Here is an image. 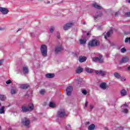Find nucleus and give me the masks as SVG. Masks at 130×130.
I'll return each mask as SVG.
<instances>
[{"label": "nucleus", "mask_w": 130, "mask_h": 130, "mask_svg": "<svg viewBox=\"0 0 130 130\" xmlns=\"http://www.w3.org/2000/svg\"><path fill=\"white\" fill-rule=\"evenodd\" d=\"M0 12L3 15H8L9 10L6 8L0 7Z\"/></svg>", "instance_id": "7"}, {"label": "nucleus", "mask_w": 130, "mask_h": 130, "mask_svg": "<svg viewBox=\"0 0 130 130\" xmlns=\"http://www.w3.org/2000/svg\"><path fill=\"white\" fill-rule=\"evenodd\" d=\"M21 30V28H19L17 31V32H19V31Z\"/></svg>", "instance_id": "51"}, {"label": "nucleus", "mask_w": 130, "mask_h": 130, "mask_svg": "<svg viewBox=\"0 0 130 130\" xmlns=\"http://www.w3.org/2000/svg\"><path fill=\"white\" fill-rule=\"evenodd\" d=\"M34 109V105L33 104H29L27 107L22 106V112H28V111H32Z\"/></svg>", "instance_id": "1"}, {"label": "nucleus", "mask_w": 130, "mask_h": 130, "mask_svg": "<svg viewBox=\"0 0 130 130\" xmlns=\"http://www.w3.org/2000/svg\"><path fill=\"white\" fill-rule=\"evenodd\" d=\"M73 26V24L72 23H68L65 24L63 26V29L65 30H69L71 27Z\"/></svg>", "instance_id": "13"}, {"label": "nucleus", "mask_w": 130, "mask_h": 130, "mask_svg": "<svg viewBox=\"0 0 130 130\" xmlns=\"http://www.w3.org/2000/svg\"><path fill=\"white\" fill-rule=\"evenodd\" d=\"M76 83L78 84V87H82V85L81 84H82V82H83V79L81 78V77H78L77 79H76Z\"/></svg>", "instance_id": "12"}, {"label": "nucleus", "mask_w": 130, "mask_h": 130, "mask_svg": "<svg viewBox=\"0 0 130 130\" xmlns=\"http://www.w3.org/2000/svg\"><path fill=\"white\" fill-rule=\"evenodd\" d=\"M2 105V103H0V106Z\"/></svg>", "instance_id": "56"}, {"label": "nucleus", "mask_w": 130, "mask_h": 130, "mask_svg": "<svg viewBox=\"0 0 130 130\" xmlns=\"http://www.w3.org/2000/svg\"><path fill=\"white\" fill-rule=\"evenodd\" d=\"M114 76L116 78V79H120V78H121L120 74L117 72L115 73Z\"/></svg>", "instance_id": "24"}, {"label": "nucleus", "mask_w": 130, "mask_h": 130, "mask_svg": "<svg viewBox=\"0 0 130 130\" xmlns=\"http://www.w3.org/2000/svg\"><path fill=\"white\" fill-rule=\"evenodd\" d=\"M5 106H2L0 108V114H5V112H6L5 111Z\"/></svg>", "instance_id": "22"}, {"label": "nucleus", "mask_w": 130, "mask_h": 130, "mask_svg": "<svg viewBox=\"0 0 130 130\" xmlns=\"http://www.w3.org/2000/svg\"><path fill=\"white\" fill-rule=\"evenodd\" d=\"M49 107H51V108H53L55 107V104L52 102H50L49 104Z\"/></svg>", "instance_id": "30"}, {"label": "nucleus", "mask_w": 130, "mask_h": 130, "mask_svg": "<svg viewBox=\"0 0 130 130\" xmlns=\"http://www.w3.org/2000/svg\"><path fill=\"white\" fill-rule=\"evenodd\" d=\"M118 12H116L115 13V17H116V16H118Z\"/></svg>", "instance_id": "47"}, {"label": "nucleus", "mask_w": 130, "mask_h": 130, "mask_svg": "<svg viewBox=\"0 0 130 130\" xmlns=\"http://www.w3.org/2000/svg\"><path fill=\"white\" fill-rule=\"evenodd\" d=\"M124 107H127V104H125L122 105V106H121L122 109L124 108Z\"/></svg>", "instance_id": "42"}, {"label": "nucleus", "mask_w": 130, "mask_h": 130, "mask_svg": "<svg viewBox=\"0 0 130 130\" xmlns=\"http://www.w3.org/2000/svg\"><path fill=\"white\" fill-rule=\"evenodd\" d=\"M46 77L48 79H52V78H54L55 75L54 74L49 73V74H47L46 75Z\"/></svg>", "instance_id": "16"}, {"label": "nucleus", "mask_w": 130, "mask_h": 130, "mask_svg": "<svg viewBox=\"0 0 130 130\" xmlns=\"http://www.w3.org/2000/svg\"><path fill=\"white\" fill-rule=\"evenodd\" d=\"M8 130H12V128H9L8 129Z\"/></svg>", "instance_id": "53"}, {"label": "nucleus", "mask_w": 130, "mask_h": 130, "mask_svg": "<svg viewBox=\"0 0 130 130\" xmlns=\"http://www.w3.org/2000/svg\"><path fill=\"white\" fill-rule=\"evenodd\" d=\"M85 71L87 73H88V74H92V73H93V72H94V70L92 69L86 68L85 69Z\"/></svg>", "instance_id": "21"}, {"label": "nucleus", "mask_w": 130, "mask_h": 130, "mask_svg": "<svg viewBox=\"0 0 130 130\" xmlns=\"http://www.w3.org/2000/svg\"><path fill=\"white\" fill-rule=\"evenodd\" d=\"M95 73L96 75H100L101 76H102L107 75V72L106 71H103L102 70L95 71Z\"/></svg>", "instance_id": "10"}, {"label": "nucleus", "mask_w": 130, "mask_h": 130, "mask_svg": "<svg viewBox=\"0 0 130 130\" xmlns=\"http://www.w3.org/2000/svg\"><path fill=\"white\" fill-rule=\"evenodd\" d=\"M129 60V59L127 57H124L122 58L120 62L125 63L126 62H128Z\"/></svg>", "instance_id": "15"}, {"label": "nucleus", "mask_w": 130, "mask_h": 130, "mask_svg": "<svg viewBox=\"0 0 130 130\" xmlns=\"http://www.w3.org/2000/svg\"><path fill=\"white\" fill-rule=\"evenodd\" d=\"M3 62H4V60H0V66L3 64Z\"/></svg>", "instance_id": "44"}, {"label": "nucleus", "mask_w": 130, "mask_h": 130, "mask_svg": "<svg viewBox=\"0 0 130 130\" xmlns=\"http://www.w3.org/2000/svg\"><path fill=\"white\" fill-rule=\"evenodd\" d=\"M88 106V102H86L85 105V107H87Z\"/></svg>", "instance_id": "46"}, {"label": "nucleus", "mask_w": 130, "mask_h": 130, "mask_svg": "<svg viewBox=\"0 0 130 130\" xmlns=\"http://www.w3.org/2000/svg\"><path fill=\"white\" fill-rule=\"evenodd\" d=\"M103 57L101 55H99V57H94L92 58V61H94L95 62L98 61L100 63H103V59H102Z\"/></svg>", "instance_id": "4"}, {"label": "nucleus", "mask_w": 130, "mask_h": 130, "mask_svg": "<svg viewBox=\"0 0 130 130\" xmlns=\"http://www.w3.org/2000/svg\"><path fill=\"white\" fill-rule=\"evenodd\" d=\"M102 15H103V14L100 11L96 12L95 15L94 16L95 21H96L99 17H101Z\"/></svg>", "instance_id": "14"}, {"label": "nucleus", "mask_w": 130, "mask_h": 130, "mask_svg": "<svg viewBox=\"0 0 130 130\" xmlns=\"http://www.w3.org/2000/svg\"><path fill=\"white\" fill-rule=\"evenodd\" d=\"M100 42L97 40H92L91 41L88 43V47H95L96 46H99Z\"/></svg>", "instance_id": "2"}, {"label": "nucleus", "mask_w": 130, "mask_h": 130, "mask_svg": "<svg viewBox=\"0 0 130 130\" xmlns=\"http://www.w3.org/2000/svg\"><path fill=\"white\" fill-rule=\"evenodd\" d=\"M46 4H50V1H48Z\"/></svg>", "instance_id": "50"}, {"label": "nucleus", "mask_w": 130, "mask_h": 130, "mask_svg": "<svg viewBox=\"0 0 130 130\" xmlns=\"http://www.w3.org/2000/svg\"><path fill=\"white\" fill-rule=\"evenodd\" d=\"M81 91L83 95H87V90L86 89H82Z\"/></svg>", "instance_id": "35"}, {"label": "nucleus", "mask_w": 130, "mask_h": 130, "mask_svg": "<svg viewBox=\"0 0 130 130\" xmlns=\"http://www.w3.org/2000/svg\"><path fill=\"white\" fill-rule=\"evenodd\" d=\"M45 91L44 90V89H42L40 91V94H41V95H44V93H45Z\"/></svg>", "instance_id": "38"}, {"label": "nucleus", "mask_w": 130, "mask_h": 130, "mask_svg": "<svg viewBox=\"0 0 130 130\" xmlns=\"http://www.w3.org/2000/svg\"><path fill=\"white\" fill-rule=\"evenodd\" d=\"M30 34H33V33H31Z\"/></svg>", "instance_id": "60"}, {"label": "nucleus", "mask_w": 130, "mask_h": 130, "mask_svg": "<svg viewBox=\"0 0 130 130\" xmlns=\"http://www.w3.org/2000/svg\"><path fill=\"white\" fill-rule=\"evenodd\" d=\"M17 93V90L15 89H12L11 90V93L12 95H15Z\"/></svg>", "instance_id": "29"}, {"label": "nucleus", "mask_w": 130, "mask_h": 130, "mask_svg": "<svg viewBox=\"0 0 130 130\" xmlns=\"http://www.w3.org/2000/svg\"><path fill=\"white\" fill-rule=\"evenodd\" d=\"M89 108H90V109H93V105H90L89 106Z\"/></svg>", "instance_id": "45"}, {"label": "nucleus", "mask_w": 130, "mask_h": 130, "mask_svg": "<svg viewBox=\"0 0 130 130\" xmlns=\"http://www.w3.org/2000/svg\"><path fill=\"white\" fill-rule=\"evenodd\" d=\"M126 17H130V12H127L125 14Z\"/></svg>", "instance_id": "40"}, {"label": "nucleus", "mask_w": 130, "mask_h": 130, "mask_svg": "<svg viewBox=\"0 0 130 130\" xmlns=\"http://www.w3.org/2000/svg\"><path fill=\"white\" fill-rule=\"evenodd\" d=\"M95 129V124H92L88 126V130H93Z\"/></svg>", "instance_id": "26"}, {"label": "nucleus", "mask_w": 130, "mask_h": 130, "mask_svg": "<svg viewBox=\"0 0 130 130\" xmlns=\"http://www.w3.org/2000/svg\"><path fill=\"white\" fill-rule=\"evenodd\" d=\"M89 34H89V32H87V36H89Z\"/></svg>", "instance_id": "52"}, {"label": "nucleus", "mask_w": 130, "mask_h": 130, "mask_svg": "<svg viewBox=\"0 0 130 130\" xmlns=\"http://www.w3.org/2000/svg\"><path fill=\"white\" fill-rule=\"evenodd\" d=\"M57 38H58V39H60V36L58 32H57Z\"/></svg>", "instance_id": "41"}, {"label": "nucleus", "mask_w": 130, "mask_h": 130, "mask_svg": "<svg viewBox=\"0 0 130 130\" xmlns=\"http://www.w3.org/2000/svg\"><path fill=\"white\" fill-rule=\"evenodd\" d=\"M20 88L21 89H28V88H29V85L28 84H21L20 85Z\"/></svg>", "instance_id": "23"}, {"label": "nucleus", "mask_w": 130, "mask_h": 130, "mask_svg": "<svg viewBox=\"0 0 130 130\" xmlns=\"http://www.w3.org/2000/svg\"><path fill=\"white\" fill-rule=\"evenodd\" d=\"M66 115L64 111H59L57 114V117L58 118L63 117Z\"/></svg>", "instance_id": "11"}, {"label": "nucleus", "mask_w": 130, "mask_h": 130, "mask_svg": "<svg viewBox=\"0 0 130 130\" xmlns=\"http://www.w3.org/2000/svg\"><path fill=\"white\" fill-rule=\"evenodd\" d=\"M100 88H101L102 89H103L104 90H105V89H106V84H105V83H102L100 86Z\"/></svg>", "instance_id": "27"}, {"label": "nucleus", "mask_w": 130, "mask_h": 130, "mask_svg": "<svg viewBox=\"0 0 130 130\" xmlns=\"http://www.w3.org/2000/svg\"><path fill=\"white\" fill-rule=\"evenodd\" d=\"M86 24V22H83V25H85Z\"/></svg>", "instance_id": "54"}, {"label": "nucleus", "mask_w": 130, "mask_h": 130, "mask_svg": "<svg viewBox=\"0 0 130 130\" xmlns=\"http://www.w3.org/2000/svg\"><path fill=\"white\" fill-rule=\"evenodd\" d=\"M92 6L93 7V8L98 9V10H101V9H102V7L100 6L97 3H94L93 4H92Z\"/></svg>", "instance_id": "17"}, {"label": "nucleus", "mask_w": 130, "mask_h": 130, "mask_svg": "<svg viewBox=\"0 0 130 130\" xmlns=\"http://www.w3.org/2000/svg\"><path fill=\"white\" fill-rule=\"evenodd\" d=\"M120 93H121V96H126V94H127V92L125 89H122L121 90Z\"/></svg>", "instance_id": "20"}, {"label": "nucleus", "mask_w": 130, "mask_h": 130, "mask_svg": "<svg viewBox=\"0 0 130 130\" xmlns=\"http://www.w3.org/2000/svg\"><path fill=\"white\" fill-rule=\"evenodd\" d=\"M11 83H12V81L11 80H9L7 81H6V84L7 85H9V84H11Z\"/></svg>", "instance_id": "39"}, {"label": "nucleus", "mask_w": 130, "mask_h": 130, "mask_svg": "<svg viewBox=\"0 0 130 130\" xmlns=\"http://www.w3.org/2000/svg\"><path fill=\"white\" fill-rule=\"evenodd\" d=\"M120 79H121V81H125V78H124V77H121L120 78Z\"/></svg>", "instance_id": "43"}, {"label": "nucleus", "mask_w": 130, "mask_h": 130, "mask_svg": "<svg viewBox=\"0 0 130 130\" xmlns=\"http://www.w3.org/2000/svg\"><path fill=\"white\" fill-rule=\"evenodd\" d=\"M87 124H88V123H89V122H87Z\"/></svg>", "instance_id": "57"}, {"label": "nucleus", "mask_w": 130, "mask_h": 130, "mask_svg": "<svg viewBox=\"0 0 130 130\" xmlns=\"http://www.w3.org/2000/svg\"><path fill=\"white\" fill-rule=\"evenodd\" d=\"M128 42H129V43L130 44V37L129 38H126L125 39V43H127Z\"/></svg>", "instance_id": "34"}, {"label": "nucleus", "mask_w": 130, "mask_h": 130, "mask_svg": "<svg viewBox=\"0 0 130 130\" xmlns=\"http://www.w3.org/2000/svg\"><path fill=\"white\" fill-rule=\"evenodd\" d=\"M54 26H51L50 28V33H53V31H54Z\"/></svg>", "instance_id": "32"}, {"label": "nucleus", "mask_w": 130, "mask_h": 130, "mask_svg": "<svg viewBox=\"0 0 130 130\" xmlns=\"http://www.w3.org/2000/svg\"><path fill=\"white\" fill-rule=\"evenodd\" d=\"M82 72H83V68L79 67L76 70V74H80V73H82Z\"/></svg>", "instance_id": "28"}, {"label": "nucleus", "mask_w": 130, "mask_h": 130, "mask_svg": "<svg viewBox=\"0 0 130 130\" xmlns=\"http://www.w3.org/2000/svg\"><path fill=\"white\" fill-rule=\"evenodd\" d=\"M73 91V87L71 86H68L66 89L67 94L68 96H71Z\"/></svg>", "instance_id": "9"}, {"label": "nucleus", "mask_w": 130, "mask_h": 130, "mask_svg": "<svg viewBox=\"0 0 130 130\" xmlns=\"http://www.w3.org/2000/svg\"><path fill=\"white\" fill-rule=\"evenodd\" d=\"M125 51H126V49H125L124 48L121 49V52H122V53L125 52Z\"/></svg>", "instance_id": "37"}, {"label": "nucleus", "mask_w": 130, "mask_h": 130, "mask_svg": "<svg viewBox=\"0 0 130 130\" xmlns=\"http://www.w3.org/2000/svg\"><path fill=\"white\" fill-rule=\"evenodd\" d=\"M87 58L85 56H80L79 58V60L80 62H84V61H86Z\"/></svg>", "instance_id": "18"}, {"label": "nucleus", "mask_w": 130, "mask_h": 130, "mask_svg": "<svg viewBox=\"0 0 130 130\" xmlns=\"http://www.w3.org/2000/svg\"><path fill=\"white\" fill-rule=\"evenodd\" d=\"M63 50V47H62V45L61 44V46L59 47H57L55 49V53L57 54L59 53V52H61V51H62Z\"/></svg>", "instance_id": "8"}, {"label": "nucleus", "mask_w": 130, "mask_h": 130, "mask_svg": "<svg viewBox=\"0 0 130 130\" xmlns=\"http://www.w3.org/2000/svg\"><path fill=\"white\" fill-rule=\"evenodd\" d=\"M119 129H123V127H119Z\"/></svg>", "instance_id": "49"}, {"label": "nucleus", "mask_w": 130, "mask_h": 130, "mask_svg": "<svg viewBox=\"0 0 130 130\" xmlns=\"http://www.w3.org/2000/svg\"><path fill=\"white\" fill-rule=\"evenodd\" d=\"M1 129H2V128H1V126H0V130H1Z\"/></svg>", "instance_id": "59"}, {"label": "nucleus", "mask_w": 130, "mask_h": 130, "mask_svg": "<svg viewBox=\"0 0 130 130\" xmlns=\"http://www.w3.org/2000/svg\"><path fill=\"white\" fill-rule=\"evenodd\" d=\"M3 30V29H2V28H0V30Z\"/></svg>", "instance_id": "55"}, {"label": "nucleus", "mask_w": 130, "mask_h": 130, "mask_svg": "<svg viewBox=\"0 0 130 130\" xmlns=\"http://www.w3.org/2000/svg\"><path fill=\"white\" fill-rule=\"evenodd\" d=\"M66 129H67V130H70V129H71V125H70V124H68V125L66 126Z\"/></svg>", "instance_id": "36"}, {"label": "nucleus", "mask_w": 130, "mask_h": 130, "mask_svg": "<svg viewBox=\"0 0 130 130\" xmlns=\"http://www.w3.org/2000/svg\"><path fill=\"white\" fill-rule=\"evenodd\" d=\"M127 70L130 71V66L127 68Z\"/></svg>", "instance_id": "48"}, {"label": "nucleus", "mask_w": 130, "mask_h": 130, "mask_svg": "<svg viewBox=\"0 0 130 130\" xmlns=\"http://www.w3.org/2000/svg\"><path fill=\"white\" fill-rule=\"evenodd\" d=\"M113 33V30L112 29L110 30L109 31H108L107 33L105 32L104 34V37L106 40H108V38L110 37V35Z\"/></svg>", "instance_id": "6"}, {"label": "nucleus", "mask_w": 130, "mask_h": 130, "mask_svg": "<svg viewBox=\"0 0 130 130\" xmlns=\"http://www.w3.org/2000/svg\"><path fill=\"white\" fill-rule=\"evenodd\" d=\"M41 52L44 57L47 56V47L45 45H42L41 46Z\"/></svg>", "instance_id": "3"}, {"label": "nucleus", "mask_w": 130, "mask_h": 130, "mask_svg": "<svg viewBox=\"0 0 130 130\" xmlns=\"http://www.w3.org/2000/svg\"><path fill=\"white\" fill-rule=\"evenodd\" d=\"M7 99L6 96L4 94H0V100L1 101H5Z\"/></svg>", "instance_id": "25"}, {"label": "nucleus", "mask_w": 130, "mask_h": 130, "mask_svg": "<svg viewBox=\"0 0 130 130\" xmlns=\"http://www.w3.org/2000/svg\"><path fill=\"white\" fill-rule=\"evenodd\" d=\"M23 73L24 75H26L29 73V70H28V67H24L23 68Z\"/></svg>", "instance_id": "19"}, {"label": "nucleus", "mask_w": 130, "mask_h": 130, "mask_svg": "<svg viewBox=\"0 0 130 130\" xmlns=\"http://www.w3.org/2000/svg\"><path fill=\"white\" fill-rule=\"evenodd\" d=\"M86 41H87L86 40L81 39V40H80V44H86Z\"/></svg>", "instance_id": "31"}, {"label": "nucleus", "mask_w": 130, "mask_h": 130, "mask_svg": "<svg viewBox=\"0 0 130 130\" xmlns=\"http://www.w3.org/2000/svg\"><path fill=\"white\" fill-rule=\"evenodd\" d=\"M21 122L24 125L28 127L29 124H30V120L27 119V118H24L22 119Z\"/></svg>", "instance_id": "5"}, {"label": "nucleus", "mask_w": 130, "mask_h": 130, "mask_svg": "<svg viewBox=\"0 0 130 130\" xmlns=\"http://www.w3.org/2000/svg\"><path fill=\"white\" fill-rule=\"evenodd\" d=\"M31 36L32 37H33V35H31Z\"/></svg>", "instance_id": "58"}, {"label": "nucleus", "mask_w": 130, "mask_h": 130, "mask_svg": "<svg viewBox=\"0 0 130 130\" xmlns=\"http://www.w3.org/2000/svg\"><path fill=\"white\" fill-rule=\"evenodd\" d=\"M122 112H123V113H127V112H128V110L127 109H122Z\"/></svg>", "instance_id": "33"}]
</instances>
